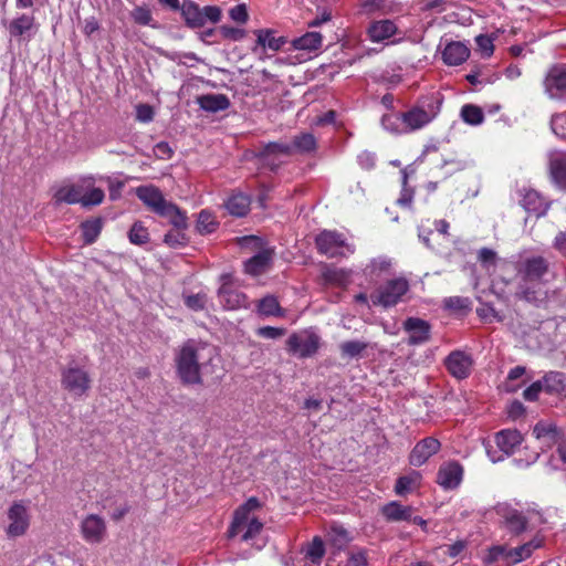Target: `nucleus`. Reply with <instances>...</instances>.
<instances>
[{
  "instance_id": "nucleus-55",
  "label": "nucleus",
  "mask_w": 566,
  "mask_h": 566,
  "mask_svg": "<svg viewBox=\"0 0 566 566\" xmlns=\"http://www.w3.org/2000/svg\"><path fill=\"white\" fill-rule=\"evenodd\" d=\"M433 234V230L430 228V227H427L426 224L421 223L419 227H418V237L420 239V241L429 249L436 251V252H441V250L439 249V247H436L433 244H431L430 242V235Z\"/></svg>"
},
{
  "instance_id": "nucleus-18",
  "label": "nucleus",
  "mask_w": 566,
  "mask_h": 566,
  "mask_svg": "<svg viewBox=\"0 0 566 566\" xmlns=\"http://www.w3.org/2000/svg\"><path fill=\"white\" fill-rule=\"evenodd\" d=\"M240 521L238 514H234L231 527L229 530V536H235L239 533L242 534L243 541L253 539L263 528V523L259 521L254 515H244Z\"/></svg>"
},
{
  "instance_id": "nucleus-22",
  "label": "nucleus",
  "mask_w": 566,
  "mask_h": 566,
  "mask_svg": "<svg viewBox=\"0 0 566 566\" xmlns=\"http://www.w3.org/2000/svg\"><path fill=\"white\" fill-rule=\"evenodd\" d=\"M521 206L535 217L544 216L548 210L546 200L535 190L526 189L522 193Z\"/></svg>"
},
{
  "instance_id": "nucleus-12",
  "label": "nucleus",
  "mask_w": 566,
  "mask_h": 566,
  "mask_svg": "<svg viewBox=\"0 0 566 566\" xmlns=\"http://www.w3.org/2000/svg\"><path fill=\"white\" fill-rule=\"evenodd\" d=\"M81 535L88 544H99L107 535L105 520L97 514L85 516L80 524Z\"/></svg>"
},
{
  "instance_id": "nucleus-35",
  "label": "nucleus",
  "mask_w": 566,
  "mask_h": 566,
  "mask_svg": "<svg viewBox=\"0 0 566 566\" xmlns=\"http://www.w3.org/2000/svg\"><path fill=\"white\" fill-rule=\"evenodd\" d=\"M396 0H361V9L367 14H388L395 11Z\"/></svg>"
},
{
  "instance_id": "nucleus-9",
  "label": "nucleus",
  "mask_w": 566,
  "mask_h": 566,
  "mask_svg": "<svg viewBox=\"0 0 566 566\" xmlns=\"http://www.w3.org/2000/svg\"><path fill=\"white\" fill-rule=\"evenodd\" d=\"M319 336L310 331L292 334L287 339V349L301 358L314 355L319 347Z\"/></svg>"
},
{
  "instance_id": "nucleus-6",
  "label": "nucleus",
  "mask_w": 566,
  "mask_h": 566,
  "mask_svg": "<svg viewBox=\"0 0 566 566\" xmlns=\"http://www.w3.org/2000/svg\"><path fill=\"white\" fill-rule=\"evenodd\" d=\"M7 525L4 532L8 538H18L24 536L31 525V513L28 503L24 501H14L6 513Z\"/></svg>"
},
{
  "instance_id": "nucleus-4",
  "label": "nucleus",
  "mask_w": 566,
  "mask_h": 566,
  "mask_svg": "<svg viewBox=\"0 0 566 566\" xmlns=\"http://www.w3.org/2000/svg\"><path fill=\"white\" fill-rule=\"evenodd\" d=\"M442 99L433 94L420 99L415 106L403 112L407 134L419 130L430 124L440 113Z\"/></svg>"
},
{
  "instance_id": "nucleus-20",
  "label": "nucleus",
  "mask_w": 566,
  "mask_h": 566,
  "mask_svg": "<svg viewBox=\"0 0 566 566\" xmlns=\"http://www.w3.org/2000/svg\"><path fill=\"white\" fill-rule=\"evenodd\" d=\"M36 29L34 15L25 13L14 18L8 25L10 36L27 40H30Z\"/></svg>"
},
{
  "instance_id": "nucleus-44",
  "label": "nucleus",
  "mask_w": 566,
  "mask_h": 566,
  "mask_svg": "<svg viewBox=\"0 0 566 566\" xmlns=\"http://www.w3.org/2000/svg\"><path fill=\"white\" fill-rule=\"evenodd\" d=\"M292 151L310 153L316 148V139L310 133H303L294 138Z\"/></svg>"
},
{
  "instance_id": "nucleus-33",
  "label": "nucleus",
  "mask_w": 566,
  "mask_h": 566,
  "mask_svg": "<svg viewBox=\"0 0 566 566\" xmlns=\"http://www.w3.org/2000/svg\"><path fill=\"white\" fill-rule=\"evenodd\" d=\"M250 198L243 193L232 195L226 202V208L230 214L235 217H243L250 209Z\"/></svg>"
},
{
  "instance_id": "nucleus-57",
  "label": "nucleus",
  "mask_w": 566,
  "mask_h": 566,
  "mask_svg": "<svg viewBox=\"0 0 566 566\" xmlns=\"http://www.w3.org/2000/svg\"><path fill=\"white\" fill-rule=\"evenodd\" d=\"M229 15L233 21L238 23H245L249 19L247 6L243 3L234 6L232 9H230Z\"/></svg>"
},
{
  "instance_id": "nucleus-17",
  "label": "nucleus",
  "mask_w": 566,
  "mask_h": 566,
  "mask_svg": "<svg viewBox=\"0 0 566 566\" xmlns=\"http://www.w3.org/2000/svg\"><path fill=\"white\" fill-rule=\"evenodd\" d=\"M441 448V443L433 437H427L420 440L409 454V462L413 467H421Z\"/></svg>"
},
{
  "instance_id": "nucleus-19",
  "label": "nucleus",
  "mask_w": 566,
  "mask_h": 566,
  "mask_svg": "<svg viewBox=\"0 0 566 566\" xmlns=\"http://www.w3.org/2000/svg\"><path fill=\"white\" fill-rule=\"evenodd\" d=\"M403 329L408 333V345L418 346L430 339V324L418 317H408L403 322Z\"/></svg>"
},
{
  "instance_id": "nucleus-15",
  "label": "nucleus",
  "mask_w": 566,
  "mask_h": 566,
  "mask_svg": "<svg viewBox=\"0 0 566 566\" xmlns=\"http://www.w3.org/2000/svg\"><path fill=\"white\" fill-rule=\"evenodd\" d=\"M94 181L92 176H86L81 178L77 184L61 187L54 195L55 201L69 205L81 203L84 190L88 189Z\"/></svg>"
},
{
  "instance_id": "nucleus-58",
  "label": "nucleus",
  "mask_w": 566,
  "mask_h": 566,
  "mask_svg": "<svg viewBox=\"0 0 566 566\" xmlns=\"http://www.w3.org/2000/svg\"><path fill=\"white\" fill-rule=\"evenodd\" d=\"M154 118V109L148 104H139L136 106V119L142 123H149Z\"/></svg>"
},
{
  "instance_id": "nucleus-8",
  "label": "nucleus",
  "mask_w": 566,
  "mask_h": 566,
  "mask_svg": "<svg viewBox=\"0 0 566 566\" xmlns=\"http://www.w3.org/2000/svg\"><path fill=\"white\" fill-rule=\"evenodd\" d=\"M91 377L88 373L77 366H69L62 370V387L74 397L86 396L91 388Z\"/></svg>"
},
{
  "instance_id": "nucleus-43",
  "label": "nucleus",
  "mask_w": 566,
  "mask_h": 566,
  "mask_svg": "<svg viewBox=\"0 0 566 566\" xmlns=\"http://www.w3.org/2000/svg\"><path fill=\"white\" fill-rule=\"evenodd\" d=\"M462 119L470 125H480L484 120V114L479 106L467 104L461 108Z\"/></svg>"
},
{
  "instance_id": "nucleus-30",
  "label": "nucleus",
  "mask_w": 566,
  "mask_h": 566,
  "mask_svg": "<svg viewBox=\"0 0 566 566\" xmlns=\"http://www.w3.org/2000/svg\"><path fill=\"white\" fill-rule=\"evenodd\" d=\"M542 380L546 394L566 396V377L564 374L551 371Z\"/></svg>"
},
{
  "instance_id": "nucleus-49",
  "label": "nucleus",
  "mask_w": 566,
  "mask_h": 566,
  "mask_svg": "<svg viewBox=\"0 0 566 566\" xmlns=\"http://www.w3.org/2000/svg\"><path fill=\"white\" fill-rule=\"evenodd\" d=\"M505 521L510 530L515 533L524 531L527 524L525 516L516 510H509L505 514Z\"/></svg>"
},
{
  "instance_id": "nucleus-7",
  "label": "nucleus",
  "mask_w": 566,
  "mask_h": 566,
  "mask_svg": "<svg viewBox=\"0 0 566 566\" xmlns=\"http://www.w3.org/2000/svg\"><path fill=\"white\" fill-rule=\"evenodd\" d=\"M319 253L328 258L348 256L354 253L353 244L346 242L343 234L336 231L324 230L315 239Z\"/></svg>"
},
{
  "instance_id": "nucleus-39",
  "label": "nucleus",
  "mask_w": 566,
  "mask_h": 566,
  "mask_svg": "<svg viewBox=\"0 0 566 566\" xmlns=\"http://www.w3.org/2000/svg\"><path fill=\"white\" fill-rule=\"evenodd\" d=\"M326 283L337 286H346L350 281V271L346 269L327 268L323 272Z\"/></svg>"
},
{
  "instance_id": "nucleus-45",
  "label": "nucleus",
  "mask_w": 566,
  "mask_h": 566,
  "mask_svg": "<svg viewBox=\"0 0 566 566\" xmlns=\"http://www.w3.org/2000/svg\"><path fill=\"white\" fill-rule=\"evenodd\" d=\"M104 198L105 193L103 189L94 187L93 184L88 189L84 190L81 199V205L83 207L98 206L103 202Z\"/></svg>"
},
{
  "instance_id": "nucleus-24",
  "label": "nucleus",
  "mask_w": 566,
  "mask_h": 566,
  "mask_svg": "<svg viewBox=\"0 0 566 566\" xmlns=\"http://www.w3.org/2000/svg\"><path fill=\"white\" fill-rule=\"evenodd\" d=\"M272 260L273 250L263 249L244 263V270L248 274L260 275L270 268Z\"/></svg>"
},
{
  "instance_id": "nucleus-47",
  "label": "nucleus",
  "mask_w": 566,
  "mask_h": 566,
  "mask_svg": "<svg viewBox=\"0 0 566 566\" xmlns=\"http://www.w3.org/2000/svg\"><path fill=\"white\" fill-rule=\"evenodd\" d=\"M367 348V344L360 340H348L339 345L343 357L355 358L363 354Z\"/></svg>"
},
{
  "instance_id": "nucleus-63",
  "label": "nucleus",
  "mask_w": 566,
  "mask_h": 566,
  "mask_svg": "<svg viewBox=\"0 0 566 566\" xmlns=\"http://www.w3.org/2000/svg\"><path fill=\"white\" fill-rule=\"evenodd\" d=\"M357 159L361 168L369 170L375 166L376 156L370 151H363L358 155Z\"/></svg>"
},
{
  "instance_id": "nucleus-34",
  "label": "nucleus",
  "mask_w": 566,
  "mask_h": 566,
  "mask_svg": "<svg viewBox=\"0 0 566 566\" xmlns=\"http://www.w3.org/2000/svg\"><path fill=\"white\" fill-rule=\"evenodd\" d=\"M323 42V36L319 32L312 31L306 32L302 36H298L293 40V46L296 50L304 51H315L321 48Z\"/></svg>"
},
{
  "instance_id": "nucleus-54",
  "label": "nucleus",
  "mask_w": 566,
  "mask_h": 566,
  "mask_svg": "<svg viewBox=\"0 0 566 566\" xmlns=\"http://www.w3.org/2000/svg\"><path fill=\"white\" fill-rule=\"evenodd\" d=\"M259 507V500L256 497H250L244 504L235 510L234 514H238V520L240 521L244 515H253L252 513Z\"/></svg>"
},
{
  "instance_id": "nucleus-50",
  "label": "nucleus",
  "mask_w": 566,
  "mask_h": 566,
  "mask_svg": "<svg viewBox=\"0 0 566 566\" xmlns=\"http://www.w3.org/2000/svg\"><path fill=\"white\" fill-rule=\"evenodd\" d=\"M538 546L539 544H534L533 542L526 543L520 547L510 549L507 553V557L513 563H520L525 558L530 557L533 551Z\"/></svg>"
},
{
  "instance_id": "nucleus-62",
  "label": "nucleus",
  "mask_w": 566,
  "mask_h": 566,
  "mask_svg": "<svg viewBox=\"0 0 566 566\" xmlns=\"http://www.w3.org/2000/svg\"><path fill=\"white\" fill-rule=\"evenodd\" d=\"M201 12L205 23L207 21L216 23L221 18V10L216 6H207L203 9H201Z\"/></svg>"
},
{
  "instance_id": "nucleus-60",
  "label": "nucleus",
  "mask_w": 566,
  "mask_h": 566,
  "mask_svg": "<svg viewBox=\"0 0 566 566\" xmlns=\"http://www.w3.org/2000/svg\"><path fill=\"white\" fill-rule=\"evenodd\" d=\"M186 241L185 234L178 230L170 231L165 234L164 242L169 247L176 248L184 245Z\"/></svg>"
},
{
  "instance_id": "nucleus-14",
  "label": "nucleus",
  "mask_w": 566,
  "mask_h": 566,
  "mask_svg": "<svg viewBox=\"0 0 566 566\" xmlns=\"http://www.w3.org/2000/svg\"><path fill=\"white\" fill-rule=\"evenodd\" d=\"M463 479V467L458 461H448L440 465L437 483L444 490L457 489Z\"/></svg>"
},
{
  "instance_id": "nucleus-26",
  "label": "nucleus",
  "mask_w": 566,
  "mask_h": 566,
  "mask_svg": "<svg viewBox=\"0 0 566 566\" xmlns=\"http://www.w3.org/2000/svg\"><path fill=\"white\" fill-rule=\"evenodd\" d=\"M470 50L461 42L447 44L442 52L443 62L448 65H460L468 60Z\"/></svg>"
},
{
  "instance_id": "nucleus-38",
  "label": "nucleus",
  "mask_w": 566,
  "mask_h": 566,
  "mask_svg": "<svg viewBox=\"0 0 566 566\" xmlns=\"http://www.w3.org/2000/svg\"><path fill=\"white\" fill-rule=\"evenodd\" d=\"M390 260L384 256H379L370 261V263L364 269V273L370 280H377L382 274H386L390 270Z\"/></svg>"
},
{
  "instance_id": "nucleus-59",
  "label": "nucleus",
  "mask_w": 566,
  "mask_h": 566,
  "mask_svg": "<svg viewBox=\"0 0 566 566\" xmlns=\"http://www.w3.org/2000/svg\"><path fill=\"white\" fill-rule=\"evenodd\" d=\"M542 391H544L543 380H537L524 390L523 397L528 401H535Z\"/></svg>"
},
{
  "instance_id": "nucleus-56",
  "label": "nucleus",
  "mask_w": 566,
  "mask_h": 566,
  "mask_svg": "<svg viewBox=\"0 0 566 566\" xmlns=\"http://www.w3.org/2000/svg\"><path fill=\"white\" fill-rule=\"evenodd\" d=\"M258 335L268 338V339H276L282 337L285 334V328L282 327H273V326H264L258 329Z\"/></svg>"
},
{
  "instance_id": "nucleus-2",
  "label": "nucleus",
  "mask_w": 566,
  "mask_h": 566,
  "mask_svg": "<svg viewBox=\"0 0 566 566\" xmlns=\"http://www.w3.org/2000/svg\"><path fill=\"white\" fill-rule=\"evenodd\" d=\"M211 360L207 345L193 339L187 340L175 357L177 375L185 385L202 382L201 374L207 363Z\"/></svg>"
},
{
  "instance_id": "nucleus-52",
  "label": "nucleus",
  "mask_w": 566,
  "mask_h": 566,
  "mask_svg": "<svg viewBox=\"0 0 566 566\" xmlns=\"http://www.w3.org/2000/svg\"><path fill=\"white\" fill-rule=\"evenodd\" d=\"M551 127L555 135L566 136V114H555L551 119Z\"/></svg>"
},
{
  "instance_id": "nucleus-29",
  "label": "nucleus",
  "mask_w": 566,
  "mask_h": 566,
  "mask_svg": "<svg viewBox=\"0 0 566 566\" xmlns=\"http://www.w3.org/2000/svg\"><path fill=\"white\" fill-rule=\"evenodd\" d=\"M382 515L389 522L409 521L412 516V509L403 506L400 503L392 501L384 505L381 509Z\"/></svg>"
},
{
  "instance_id": "nucleus-3",
  "label": "nucleus",
  "mask_w": 566,
  "mask_h": 566,
  "mask_svg": "<svg viewBox=\"0 0 566 566\" xmlns=\"http://www.w3.org/2000/svg\"><path fill=\"white\" fill-rule=\"evenodd\" d=\"M136 195L151 211L167 218L178 230L187 227L185 213L175 203L167 201L158 188L140 186L136 189Z\"/></svg>"
},
{
  "instance_id": "nucleus-1",
  "label": "nucleus",
  "mask_w": 566,
  "mask_h": 566,
  "mask_svg": "<svg viewBox=\"0 0 566 566\" xmlns=\"http://www.w3.org/2000/svg\"><path fill=\"white\" fill-rule=\"evenodd\" d=\"M517 289L516 297L538 304L546 298L543 290L544 277L549 272V263L542 255L521 256L515 263Z\"/></svg>"
},
{
  "instance_id": "nucleus-32",
  "label": "nucleus",
  "mask_w": 566,
  "mask_h": 566,
  "mask_svg": "<svg viewBox=\"0 0 566 566\" xmlns=\"http://www.w3.org/2000/svg\"><path fill=\"white\" fill-rule=\"evenodd\" d=\"M352 541L349 533L342 525L334 524L327 533V542L336 551L344 549Z\"/></svg>"
},
{
  "instance_id": "nucleus-28",
  "label": "nucleus",
  "mask_w": 566,
  "mask_h": 566,
  "mask_svg": "<svg viewBox=\"0 0 566 566\" xmlns=\"http://www.w3.org/2000/svg\"><path fill=\"white\" fill-rule=\"evenodd\" d=\"M197 103L200 108L210 113L226 111L230 106V101L224 94H205L197 98Z\"/></svg>"
},
{
  "instance_id": "nucleus-11",
  "label": "nucleus",
  "mask_w": 566,
  "mask_h": 566,
  "mask_svg": "<svg viewBox=\"0 0 566 566\" xmlns=\"http://www.w3.org/2000/svg\"><path fill=\"white\" fill-rule=\"evenodd\" d=\"M221 286L218 291L219 302L227 310H238L241 307H248L247 296L233 287L232 276L224 273L220 276Z\"/></svg>"
},
{
  "instance_id": "nucleus-40",
  "label": "nucleus",
  "mask_w": 566,
  "mask_h": 566,
  "mask_svg": "<svg viewBox=\"0 0 566 566\" xmlns=\"http://www.w3.org/2000/svg\"><path fill=\"white\" fill-rule=\"evenodd\" d=\"M258 311L263 316H283L279 301L273 295H268L260 300Z\"/></svg>"
},
{
  "instance_id": "nucleus-51",
  "label": "nucleus",
  "mask_w": 566,
  "mask_h": 566,
  "mask_svg": "<svg viewBox=\"0 0 566 566\" xmlns=\"http://www.w3.org/2000/svg\"><path fill=\"white\" fill-rule=\"evenodd\" d=\"M185 303L192 311H201L207 304V295L203 293L187 295Z\"/></svg>"
},
{
  "instance_id": "nucleus-46",
  "label": "nucleus",
  "mask_w": 566,
  "mask_h": 566,
  "mask_svg": "<svg viewBox=\"0 0 566 566\" xmlns=\"http://www.w3.org/2000/svg\"><path fill=\"white\" fill-rule=\"evenodd\" d=\"M129 242L136 245L145 244L149 241V233L147 228L140 221H136L129 232H128Z\"/></svg>"
},
{
  "instance_id": "nucleus-23",
  "label": "nucleus",
  "mask_w": 566,
  "mask_h": 566,
  "mask_svg": "<svg viewBox=\"0 0 566 566\" xmlns=\"http://www.w3.org/2000/svg\"><path fill=\"white\" fill-rule=\"evenodd\" d=\"M549 170L554 182L566 190V153L554 150L549 154Z\"/></svg>"
},
{
  "instance_id": "nucleus-48",
  "label": "nucleus",
  "mask_w": 566,
  "mask_h": 566,
  "mask_svg": "<svg viewBox=\"0 0 566 566\" xmlns=\"http://www.w3.org/2000/svg\"><path fill=\"white\" fill-rule=\"evenodd\" d=\"M218 227V222L216 221V218L207 210H202L199 213L198 221H197V230L201 234H209L212 233Z\"/></svg>"
},
{
  "instance_id": "nucleus-27",
  "label": "nucleus",
  "mask_w": 566,
  "mask_h": 566,
  "mask_svg": "<svg viewBox=\"0 0 566 566\" xmlns=\"http://www.w3.org/2000/svg\"><path fill=\"white\" fill-rule=\"evenodd\" d=\"M397 32V27L391 20L375 21L368 28V35L373 42H381L391 38Z\"/></svg>"
},
{
  "instance_id": "nucleus-64",
  "label": "nucleus",
  "mask_w": 566,
  "mask_h": 566,
  "mask_svg": "<svg viewBox=\"0 0 566 566\" xmlns=\"http://www.w3.org/2000/svg\"><path fill=\"white\" fill-rule=\"evenodd\" d=\"M553 248L562 255L566 258V230L559 231L553 241Z\"/></svg>"
},
{
  "instance_id": "nucleus-36",
  "label": "nucleus",
  "mask_w": 566,
  "mask_h": 566,
  "mask_svg": "<svg viewBox=\"0 0 566 566\" xmlns=\"http://www.w3.org/2000/svg\"><path fill=\"white\" fill-rule=\"evenodd\" d=\"M381 126L391 134H407L403 113H388L382 115Z\"/></svg>"
},
{
  "instance_id": "nucleus-42",
  "label": "nucleus",
  "mask_w": 566,
  "mask_h": 566,
  "mask_svg": "<svg viewBox=\"0 0 566 566\" xmlns=\"http://www.w3.org/2000/svg\"><path fill=\"white\" fill-rule=\"evenodd\" d=\"M103 222L101 219H92L82 223V232L85 243L92 244L101 233Z\"/></svg>"
},
{
  "instance_id": "nucleus-21",
  "label": "nucleus",
  "mask_w": 566,
  "mask_h": 566,
  "mask_svg": "<svg viewBox=\"0 0 566 566\" xmlns=\"http://www.w3.org/2000/svg\"><path fill=\"white\" fill-rule=\"evenodd\" d=\"M256 34V44L252 49V52L255 54L263 53L265 49H270L272 51H279L285 43V39L283 36H276L275 31L270 29H261L255 32Z\"/></svg>"
},
{
  "instance_id": "nucleus-25",
  "label": "nucleus",
  "mask_w": 566,
  "mask_h": 566,
  "mask_svg": "<svg viewBox=\"0 0 566 566\" xmlns=\"http://www.w3.org/2000/svg\"><path fill=\"white\" fill-rule=\"evenodd\" d=\"M522 434L517 430L505 429L496 433L495 442L504 455H511L522 443Z\"/></svg>"
},
{
  "instance_id": "nucleus-61",
  "label": "nucleus",
  "mask_w": 566,
  "mask_h": 566,
  "mask_svg": "<svg viewBox=\"0 0 566 566\" xmlns=\"http://www.w3.org/2000/svg\"><path fill=\"white\" fill-rule=\"evenodd\" d=\"M154 154L158 159L166 160L171 158L174 150L171 149L168 143L160 142L155 145Z\"/></svg>"
},
{
  "instance_id": "nucleus-10",
  "label": "nucleus",
  "mask_w": 566,
  "mask_h": 566,
  "mask_svg": "<svg viewBox=\"0 0 566 566\" xmlns=\"http://www.w3.org/2000/svg\"><path fill=\"white\" fill-rule=\"evenodd\" d=\"M544 91L552 99H566V64H555L548 69Z\"/></svg>"
},
{
  "instance_id": "nucleus-13",
  "label": "nucleus",
  "mask_w": 566,
  "mask_h": 566,
  "mask_svg": "<svg viewBox=\"0 0 566 566\" xmlns=\"http://www.w3.org/2000/svg\"><path fill=\"white\" fill-rule=\"evenodd\" d=\"M291 155L292 146L286 143H269L258 154L263 165L272 170L276 169Z\"/></svg>"
},
{
  "instance_id": "nucleus-37",
  "label": "nucleus",
  "mask_w": 566,
  "mask_h": 566,
  "mask_svg": "<svg viewBox=\"0 0 566 566\" xmlns=\"http://www.w3.org/2000/svg\"><path fill=\"white\" fill-rule=\"evenodd\" d=\"M533 434L537 440L543 441L546 447H549L556 442L558 432L555 424L538 422L533 429Z\"/></svg>"
},
{
  "instance_id": "nucleus-5",
  "label": "nucleus",
  "mask_w": 566,
  "mask_h": 566,
  "mask_svg": "<svg viewBox=\"0 0 566 566\" xmlns=\"http://www.w3.org/2000/svg\"><path fill=\"white\" fill-rule=\"evenodd\" d=\"M409 291L406 279H392L378 286L369 296L371 305L389 308L397 305Z\"/></svg>"
},
{
  "instance_id": "nucleus-41",
  "label": "nucleus",
  "mask_w": 566,
  "mask_h": 566,
  "mask_svg": "<svg viewBox=\"0 0 566 566\" xmlns=\"http://www.w3.org/2000/svg\"><path fill=\"white\" fill-rule=\"evenodd\" d=\"M421 475L419 472H412L408 475L400 476L395 485V492L398 495H405L416 488L420 482Z\"/></svg>"
},
{
  "instance_id": "nucleus-16",
  "label": "nucleus",
  "mask_w": 566,
  "mask_h": 566,
  "mask_svg": "<svg viewBox=\"0 0 566 566\" xmlns=\"http://www.w3.org/2000/svg\"><path fill=\"white\" fill-rule=\"evenodd\" d=\"M448 371L457 379H464L471 374L473 359L470 354L462 350H454L446 358Z\"/></svg>"
},
{
  "instance_id": "nucleus-53",
  "label": "nucleus",
  "mask_w": 566,
  "mask_h": 566,
  "mask_svg": "<svg viewBox=\"0 0 566 566\" xmlns=\"http://www.w3.org/2000/svg\"><path fill=\"white\" fill-rule=\"evenodd\" d=\"M475 42L483 56L489 57L492 55L494 51L492 38H490L489 35L481 34L475 38Z\"/></svg>"
},
{
  "instance_id": "nucleus-31",
  "label": "nucleus",
  "mask_w": 566,
  "mask_h": 566,
  "mask_svg": "<svg viewBox=\"0 0 566 566\" xmlns=\"http://www.w3.org/2000/svg\"><path fill=\"white\" fill-rule=\"evenodd\" d=\"M182 17L186 24L190 28H201L205 25L201 8L192 1H185L181 7Z\"/></svg>"
}]
</instances>
